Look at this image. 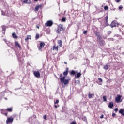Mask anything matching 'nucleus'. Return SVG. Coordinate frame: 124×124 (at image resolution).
Masks as SVG:
<instances>
[{
  "instance_id": "20e7f679",
  "label": "nucleus",
  "mask_w": 124,
  "mask_h": 124,
  "mask_svg": "<svg viewBox=\"0 0 124 124\" xmlns=\"http://www.w3.org/2000/svg\"><path fill=\"white\" fill-rule=\"evenodd\" d=\"M53 25V21L48 20L46 23H45L46 27H52Z\"/></svg>"
},
{
  "instance_id": "3c124183",
  "label": "nucleus",
  "mask_w": 124,
  "mask_h": 124,
  "mask_svg": "<svg viewBox=\"0 0 124 124\" xmlns=\"http://www.w3.org/2000/svg\"><path fill=\"white\" fill-rule=\"evenodd\" d=\"M64 63H65V64H67V62H65Z\"/></svg>"
},
{
  "instance_id": "a878e982",
  "label": "nucleus",
  "mask_w": 124,
  "mask_h": 124,
  "mask_svg": "<svg viewBox=\"0 0 124 124\" xmlns=\"http://www.w3.org/2000/svg\"><path fill=\"white\" fill-rule=\"evenodd\" d=\"M66 21V18L65 17H63L62 19V22H65Z\"/></svg>"
},
{
  "instance_id": "5701e85b",
  "label": "nucleus",
  "mask_w": 124,
  "mask_h": 124,
  "mask_svg": "<svg viewBox=\"0 0 124 124\" xmlns=\"http://www.w3.org/2000/svg\"><path fill=\"white\" fill-rule=\"evenodd\" d=\"M76 72H75V71L74 70H72L71 72V73L70 74L71 75H74L75 74H76Z\"/></svg>"
},
{
  "instance_id": "4c0bfd02",
  "label": "nucleus",
  "mask_w": 124,
  "mask_h": 124,
  "mask_svg": "<svg viewBox=\"0 0 124 124\" xmlns=\"http://www.w3.org/2000/svg\"><path fill=\"white\" fill-rule=\"evenodd\" d=\"M87 33H88V31H83V34H87Z\"/></svg>"
},
{
  "instance_id": "7c9ffc66",
  "label": "nucleus",
  "mask_w": 124,
  "mask_h": 124,
  "mask_svg": "<svg viewBox=\"0 0 124 124\" xmlns=\"http://www.w3.org/2000/svg\"><path fill=\"white\" fill-rule=\"evenodd\" d=\"M82 120H83L84 121H87V117H83L82 118Z\"/></svg>"
},
{
  "instance_id": "49530a36",
  "label": "nucleus",
  "mask_w": 124,
  "mask_h": 124,
  "mask_svg": "<svg viewBox=\"0 0 124 124\" xmlns=\"http://www.w3.org/2000/svg\"><path fill=\"white\" fill-rule=\"evenodd\" d=\"M108 34H110V33H111V31H108Z\"/></svg>"
},
{
  "instance_id": "c9c22d12",
  "label": "nucleus",
  "mask_w": 124,
  "mask_h": 124,
  "mask_svg": "<svg viewBox=\"0 0 124 124\" xmlns=\"http://www.w3.org/2000/svg\"><path fill=\"white\" fill-rule=\"evenodd\" d=\"M123 8V6L122 5H120L119 7V10H121V9H122Z\"/></svg>"
},
{
  "instance_id": "393cba45",
  "label": "nucleus",
  "mask_w": 124,
  "mask_h": 124,
  "mask_svg": "<svg viewBox=\"0 0 124 124\" xmlns=\"http://www.w3.org/2000/svg\"><path fill=\"white\" fill-rule=\"evenodd\" d=\"M103 101H105V102L107 101V98H106V96H104L103 97Z\"/></svg>"
},
{
  "instance_id": "c756f323",
  "label": "nucleus",
  "mask_w": 124,
  "mask_h": 124,
  "mask_svg": "<svg viewBox=\"0 0 124 124\" xmlns=\"http://www.w3.org/2000/svg\"><path fill=\"white\" fill-rule=\"evenodd\" d=\"M43 119L44 120H46L47 119V116H46V115H45L43 116Z\"/></svg>"
},
{
  "instance_id": "39448f33",
  "label": "nucleus",
  "mask_w": 124,
  "mask_h": 124,
  "mask_svg": "<svg viewBox=\"0 0 124 124\" xmlns=\"http://www.w3.org/2000/svg\"><path fill=\"white\" fill-rule=\"evenodd\" d=\"M14 120V118L12 117H8L6 120V124H9V123H13Z\"/></svg>"
},
{
  "instance_id": "2eb2a0df",
  "label": "nucleus",
  "mask_w": 124,
  "mask_h": 124,
  "mask_svg": "<svg viewBox=\"0 0 124 124\" xmlns=\"http://www.w3.org/2000/svg\"><path fill=\"white\" fill-rule=\"evenodd\" d=\"M29 39H31V35H27V37L25 39V40L27 42Z\"/></svg>"
},
{
  "instance_id": "e433bc0d",
  "label": "nucleus",
  "mask_w": 124,
  "mask_h": 124,
  "mask_svg": "<svg viewBox=\"0 0 124 124\" xmlns=\"http://www.w3.org/2000/svg\"><path fill=\"white\" fill-rule=\"evenodd\" d=\"M115 1L117 3H119V2H120V1H121V0H115Z\"/></svg>"
},
{
  "instance_id": "ddd939ff",
  "label": "nucleus",
  "mask_w": 124,
  "mask_h": 124,
  "mask_svg": "<svg viewBox=\"0 0 124 124\" xmlns=\"http://www.w3.org/2000/svg\"><path fill=\"white\" fill-rule=\"evenodd\" d=\"M58 43L60 47H62V40H58Z\"/></svg>"
},
{
  "instance_id": "473e14b6",
  "label": "nucleus",
  "mask_w": 124,
  "mask_h": 124,
  "mask_svg": "<svg viewBox=\"0 0 124 124\" xmlns=\"http://www.w3.org/2000/svg\"><path fill=\"white\" fill-rule=\"evenodd\" d=\"M98 80L99 81V82L102 83V79H101V78H98Z\"/></svg>"
},
{
  "instance_id": "423d86ee",
  "label": "nucleus",
  "mask_w": 124,
  "mask_h": 124,
  "mask_svg": "<svg viewBox=\"0 0 124 124\" xmlns=\"http://www.w3.org/2000/svg\"><path fill=\"white\" fill-rule=\"evenodd\" d=\"M33 74H34V76L35 77H36L37 78H39V77H40V73L38 71H34L33 72Z\"/></svg>"
},
{
  "instance_id": "7ed1b4c3",
  "label": "nucleus",
  "mask_w": 124,
  "mask_h": 124,
  "mask_svg": "<svg viewBox=\"0 0 124 124\" xmlns=\"http://www.w3.org/2000/svg\"><path fill=\"white\" fill-rule=\"evenodd\" d=\"M122 96L121 95L117 94L116 97L115 98V101L117 103H120L122 102L123 100H122Z\"/></svg>"
},
{
  "instance_id": "f257e3e1",
  "label": "nucleus",
  "mask_w": 124,
  "mask_h": 124,
  "mask_svg": "<svg viewBox=\"0 0 124 124\" xmlns=\"http://www.w3.org/2000/svg\"><path fill=\"white\" fill-rule=\"evenodd\" d=\"M60 81L62 85L63 84L64 85H67V84H69V80L68 79H65V76H63L60 78Z\"/></svg>"
},
{
  "instance_id": "c85d7f7f",
  "label": "nucleus",
  "mask_w": 124,
  "mask_h": 124,
  "mask_svg": "<svg viewBox=\"0 0 124 124\" xmlns=\"http://www.w3.org/2000/svg\"><path fill=\"white\" fill-rule=\"evenodd\" d=\"M38 38H39V35L38 34H36V39H38Z\"/></svg>"
},
{
  "instance_id": "412c9836",
  "label": "nucleus",
  "mask_w": 124,
  "mask_h": 124,
  "mask_svg": "<svg viewBox=\"0 0 124 124\" xmlns=\"http://www.w3.org/2000/svg\"><path fill=\"white\" fill-rule=\"evenodd\" d=\"M24 3H30V0H23Z\"/></svg>"
},
{
  "instance_id": "4be33fe9",
  "label": "nucleus",
  "mask_w": 124,
  "mask_h": 124,
  "mask_svg": "<svg viewBox=\"0 0 124 124\" xmlns=\"http://www.w3.org/2000/svg\"><path fill=\"white\" fill-rule=\"evenodd\" d=\"M104 69L105 70H107V69H109V66H108V65H106L104 66Z\"/></svg>"
},
{
  "instance_id": "603ef678",
  "label": "nucleus",
  "mask_w": 124,
  "mask_h": 124,
  "mask_svg": "<svg viewBox=\"0 0 124 124\" xmlns=\"http://www.w3.org/2000/svg\"><path fill=\"white\" fill-rule=\"evenodd\" d=\"M66 71H68V68H66Z\"/></svg>"
},
{
  "instance_id": "a18cd8bd",
  "label": "nucleus",
  "mask_w": 124,
  "mask_h": 124,
  "mask_svg": "<svg viewBox=\"0 0 124 124\" xmlns=\"http://www.w3.org/2000/svg\"><path fill=\"white\" fill-rule=\"evenodd\" d=\"M62 74H61L60 75V77H61V78H62Z\"/></svg>"
},
{
  "instance_id": "8fccbe9b",
  "label": "nucleus",
  "mask_w": 124,
  "mask_h": 124,
  "mask_svg": "<svg viewBox=\"0 0 124 124\" xmlns=\"http://www.w3.org/2000/svg\"><path fill=\"white\" fill-rule=\"evenodd\" d=\"M5 116H7V113H5Z\"/></svg>"
},
{
  "instance_id": "58836bf2",
  "label": "nucleus",
  "mask_w": 124,
  "mask_h": 124,
  "mask_svg": "<svg viewBox=\"0 0 124 124\" xmlns=\"http://www.w3.org/2000/svg\"><path fill=\"white\" fill-rule=\"evenodd\" d=\"M54 103H55V104H57L59 103V100H56V102H55Z\"/></svg>"
},
{
  "instance_id": "864d4df0",
  "label": "nucleus",
  "mask_w": 124,
  "mask_h": 124,
  "mask_svg": "<svg viewBox=\"0 0 124 124\" xmlns=\"http://www.w3.org/2000/svg\"><path fill=\"white\" fill-rule=\"evenodd\" d=\"M7 109H12V108H7Z\"/></svg>"
},
{
  "instance_id": "09e8293b",
  "label": "nucleus",
  "mask_w": 124,
  "mask_h": 124,
  "mask_svg": "<svg viewBox=\"0 0 124 124\" xmlns=\"http://www.w3.org/2000/svg\"><path fill=\"white\" fill-rule=\"evenodd\" d=\"M104 43H105L103 42L102 43V45H104Z\"/></svg>"
},
{
  "instance_id": "9b49d317",
  "label": "nucleus",
  "mask_w": 124,
  "mask_h": 124,
  "mask_svg": "<svg viewBox=\"0 0 124 124\" xmlns=\"http://www.w3.org/2000/svg\"><path fill=\"white\" fill-rule=\"evenodd\" d=\"M41 6H42V5L36 6L35 8V11H38V10H39V9L40 8V7H41Z\"/></svg>"
},
{
  "instance_id": "f8f14e48",
  "label": "nucleus",
  "mask_w": 124,
  "mask_h": 124,
  "mask_svg": "<svg viewBox=\"0 0 124 124\" xmlns=\"http://www.w3.org/2000/svg\"><path fill=\"white\" fill-rule=\"evenodd\" d=\"M95 34L97 36L98 39L99 38V39H100V38H101V36H100V34H99V33H98V32H95Z\"/></svg>"
},
{
  "instance_id": "6e6552de",
  "label": "nucleus",
  "mask_w": 124,
  "mask_h": 124,
  "mask_svg": "<svg viewBox=\"0 0 124 124\" xmlns=\"http://www.w3.org/2000/svg\"><path fill=\"white\" fill-rule=\"evenodd\" d=\"M44 46H45V44L44 43L41 42L40 43V46L39 47V50H41V49H42V48H43Z\"/></svg>"
},
{
  "instance_id": "37998d69",
  "label": "nucleus",
  "mask_w": 124,
  "mask_h": 124,
  "mask_svg": "<svg viewBox=\"0 0 124 124\" xmlns=\"http://www.w3.org/2000/svg\"><path fill=\"white\" fill-rule=\"evenodd\" d=\"M103 117H104V115H103V114H102L100 116V119H103Z\"/></svg>"
},
{
  "instance_id": "6e6d98bb",
  "label": "nucleus",
  "mask_w": 124,
  "mask_h": 124,
  "mask_svg": "<svg viewBox=\"0 0 124 124\" xmlns=\"http://www.w3.org/2000/svg\"><path fill=\"white\" fill-rule=\"evenodd\" d=\"M35 1H38V0H34Z\"/></svg>"
},
{
  "instance_id": "0eeeda50",
  "label": "nucleus",
  "mask_w": 124,
  "mask_h": 124,
  "mask_svg": "<svg viewBox=\"0 0 124 124\" xmlns=\"http://www.w3.org/2000/svg\"><path fill=\"white\" fill-rule=\"evenodd\" d=\"M118 26V23L116 21H113L110 24V27L111 28H114V27H116Z\"/></svg>"
},
{
  "instance_id": "a19ab883",
  "label": "nucleus",
  "mask_w": 124,
  "mask_h": 124,
  "mask_svg": "<svg viewBox=\"0 0 124 124\" xmlns=\"http://www.w3.org/2000/svg\"><path fill=\"white\" fill-rule=\"evenodd\" d=\"M70 124H76V122H72Z\"/></svg>"
},
{
  "instance_id": "f704fd0d",
  "label": "nucleus",
  "mask_w": 124,
  "mask_h": 124,
  "mask_svg": "<svg viewBox=\"0 0 124 124\" xmlns=\"http://www.w3.org/2000/svg\"><path fill=\"white\" fill-rule=\"evenodd\" d=\"M8 112H12V109H7Z\"/></svg>"
},
{
  "instance_id": "5fc2aeb1",
  "label": "nucleus",
  "mask_w": 124,
  "mask_h": 124,
  "mask_svg": "<svg viewBox=\"0 0 124 124\" xmlns=\"http://www.w3.org/2000/svg\"><path fill=\"white\" fill-rule=\"evenodd\" d=\"M36 27H37V29H39V26H37Z\"/></svg>"
},
{
  "instance_id": "72a5a7b5",
  "label": "nucleus",
  "mask_w": 124,
  "mask_h": 124,
  "mask_svg": "<svg viewBox=\"0 0 124 124\" xmlns=\"http://www.w3.org/2000/svg\"><path fill=\"white\" fill-rule=\"evenodd\" d=\"M106 19V22L107 23L108 22V16H106L105 17Z\"/></svg>"
},
{
  "instance_id": "f3484780",
  "label": "nucleus",
  "mask_w": 124,
  "mask_h": 124,
  "mask_svg": "<svg viewBox=\"0 0 124 124\" xmlns=\"http://www.w3.org/2000/svg\"><path fill=\"white\" fill-rule=\"evenodd\" d=\"M113 106H114V103L113 102H110L108 105L109 108H113Z\"/></svg>"
},
{
  "instance_id": "79ce46f5",
  "label": "nucleus",
  "mask_w": 124,
  "mask_h": 124,
  "mask_svg": "<svg viewBox=\"0 0 124 124\" xmlns=\"http://www.w3.org/2000/svg\"><path fill=\"white\" fill-rule=\"evenodd\" d=\"M0 95L4 96V93L2 92V93H0Z\"/></svg>"
},
{
  "instance_id": "b1692460",
  "label": "nucleus",
  "mask_w": 124,
  "mask_h": 124,
  "mask_svg": "<svg viewBox=\"0 0 124 124\" xmlns=\"http://www.w3.org/2000/svg\"><path fill=\"white\" fill-rule=\"evenodd\" d=\"M67 74H68V71H66L63 72V75H64V76H66Z\"/></svg>"
},
{
  "instance_id": "ea45409f",
  "label": "nucleus",
  "mask_w": 124,
  "mask_h": 124,
  "mask_svg": "<svg viewBox=\"0 0 124 124\" xmlns=\"http://www.w3.org/2000/svg\"><path fill=\"white\" fill-rule=\"evenodd\" d=\"M115 116H116V114L115 113H113L112 114V116L113 117V118H115Z\"/></svg>"
},
{
  "instance_id": "4468645a",
  "label": "nucleus",
  "mask_w": 124,
  "mask_h": 124,
  "mask_svg": "<svg viewBox=\"0 0 124 124\" xmlns=\"http://www.w3.org/2000/svg\"><path fill=\"white\" fill-rule=\"evenodd\" d=\"M88 97L89 98H93V97H94V94L89 93Z\"/></svg>"
},
{
  "instance_id": "13d9d810",
  "label": "nucleus",
  "mask_w": 124,
  "mask_h": 124,
  "mask_svg": "<svg viewBox=\"0 0 124 124\" xmlns=\"http://www.w3.org/2000/svg\"><path fill=\"white\" fill-rule=\"evenodd\" d=\"M115 109H118V108H116Z\"/></svg>"
},
{
  "instance_id": "4d7b16f0",
  "label": "nucleus",
  "mask_w": 124,
  "mask_h": 124,
  "mask_svg": "<svg viewBox=\"0 0 124 124\" xmlns=\"http://www.w3.org/2000/svg\"><path fill=\"white\" fill-rule=\"evenodd\" d=\"M5 100H7V98H5Z\"/></svg>"
},
{
  "instance_id": "2f4dec72",
  "label": "nucleus",
  "mask_w": 124,
  "mask_h": 124,
  "mask_svg": "<svg viewBox=\"0 0 124 124\" xmlns=\"http://www.w3.org/2000/svg\"><path fill=\"white\" fill-rule=\"evenodd\" d=\"M1 14L3 16L5 15V12H4L3 11H1Z\"/></svg>"
},
{
  "instance_id": "bb28decb",
  "label": "nucleus",
  "mask_w": 124,
  "mask_h": 124,
  "mask_svg": "<svg viewBox=\"0 0 124 124\" xmlns=\"http://www.w3.org/2000/svg\"><path fill=\"white\" fill-rule=\"evenodd\" d=\"M104 9H105V10H108V9H109V8H108V6H105L104 7Z\"/></svg>"
},
{
  "instance_id": "de8ad7c7",
  "label": "nucleus",
  "mask_w": 124,
  "mask_h": 124,
  "mask_svg": "<svg viewBox=\"0 0 124 124\" xmlns=\"http://www.w3.org/2000/svg\"><path fill=\"white\" fill-rule=\"evenodd\" d=\"M55 108H58V106L57 105L54 106Z\"/></svg>"
},
{
  "instance_id": "9d476101",
  "label": "nucleus",
  "mask_w": 124,
  "mask_h": 124,
  "mask_svg": "<svg viewBox=\"0 0 124 124\" xmlns=\"http://www.w3.org/2000/svg\"><path fill=\"white\" fill-rule=\"evenodd\" d=\"M1 28H2V31H3V34H5V31L6 30V26L3 25V26H2Z\"/></svg>"
},
{
  "instance_id": "dca6fc26",
  "label": "nucleus",
  "mask_w": 124,
  "mask_h": 124,
  "mask_svg": "<svg viewBox=\"0 0 124 124\" xmlns=\"http://www.w3.org/2000/svg\"><path fill=\"white\" fill-rule=\"evenodd\" d=\"M53 50L55 51H58V50H59V46H53Z\"/></svg>"
},
{
  "instance_id": "aec40b11",
  "label": "nucleus",
  "mask_w": 124,
  "mask_h": 124,
  "mask_svg": "<svg viewBox=\"0 0 124 124\" xmlns=\"http://www.w3.org/2000/svg\"><path fill=\"white\" fill-rule=\"evenodd\" d=\"M12 36H13V38H18V36L15 33H13L12 34Z\"/></svg>"
},
{
  "instance_id": "a211bd4d",
  "label": "nucleus",
  "mask_w": 124,
  "mask_h": 124,
  "mask_svg": "<svg viewBox=\"0 0 124 124\" xmlns=\"http://www.w3.org/2000/svg\"><path fill=\"white\" fill-rule=\"evenodd\" d=\"M119 113L120 114H121V115H122V116H124V109H121L119 111Z\"/></svg>"
},
{
  "instance_id": "c03bdc74",
  "label": "nucleus",
  "mask_w": 124,
  "mask_h": 124,
  "mask_svg": "<svg viewBox=\"0 0 124 124\" xmlns=\"http://www.w3.org/2000/svg\"><path fill=\"white\" fill-rule=\"evenodd\" d=\"M118 110H119L118 109H115L114 111H115V113H117V112H118Z\"/></svg>"
},
{
  "instance_id": "cd10ccee",
  "label": "nucleus",
  "mask_w": 124,
  "mask_h": 124,
  "mask_svg": "<svg viewBox=\"0 0 124 124\" xmlns=\"http://www.w3.org/2000/svg\"><path fill=\"white\" fill-rule=\"evenodd\" d=\"M4 41L6 43V44H9V41L6 40V39H4Z\"/></svg>"
},
{
  "instance_id": "1a4fd4ad",
  "label": "nucleus",
  "mask_w": 124,
  "mask_h": 124,
  "mask_svg": "<svg viewBox=\"0 0 124 124\" xmlns=\"http://www.w3.org/2000/svg\"><path fill=\"white\" fill-rule=\"evenodd\" d=\"M81 75H82V74H81V73H78L77 74V76H75V78H76V79H79V78L81 77Z\"/></svg>"
},
{
  "instance_id": "6ab92c4d",
  "label": "nucleus",
  "mask_w": 124,
  "mask_h": 124,
  "mask_svg": "<svg viewBox=\"0 0 124 124\" xmlns=\"http://www.w3.org/2000/svg\"><path fill=\"white\" fill-rule=\"evenodd\" d=\"M16 46L18 47L19 48H21V46L20 45V44L18 43V42L16 41L15 43Z\"/></svg>"
},
{
  "instance_id": "f03ea898",
  "label": "nucleus",
  "mask_w": 124,
  "mask_h": 124,
  "mask_svg": "<svg viewBox=\"0 0 124 124\" xmlns=\"http://www.w3.org/2000/svg\"><path fill=\"white\" fill-rule=\"evenodd\" d=\"M62 31H63V28L62 27V25L59 24L58 25V29L56 31V32L57 33H58V34H60V33Z\"/></svg>"
}]
</instances>
